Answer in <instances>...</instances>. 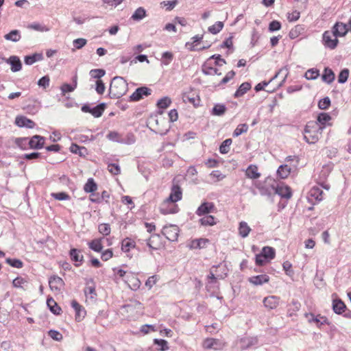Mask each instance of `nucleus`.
<instances>
[{"mask_svg": "<svg viewBox=\"0 0 351 351\" xmlns=\"http://www.w3.org/2000/svg\"><path fill=\"white\" fill-rule=\"evenodd\" d=\"M128 91L126 80L120 76L112 78L109 88L108 95L112 99H118L124 95Z\"/></svg>", "mask_w": 351, "mask_h": 351, "instance_id": "obj_1", "label": "nucleus"}, {"mask_svg": "<svg viewBox=\"0 0 351 351\" xmlns=\"http://www.w3.org/2000/svg\"><path fill=\"white\" fill-rule=\"evenodd\" d=\"M324 127L315 121H309L304 130V139L309 144L316 143L319 140V135L323 132Z\"/></svg>", "mask_w": 351, "mask_h": 351, "instance_id": "obj_2", "label": "nucleus"}, {"mask_svg": "<svg viewBox=\"0 0 351 351\" xmlns=\"http://www.w3.org/2000/svg\"><path fill=\"white\" fill-rule=\"evenodd\" d=\"M275 256L276 251L274 247L265 246L259 254H256L255 263L257 266H263L274 259Z\"/></svg>", "mask_w": 351, "mask_h": 351, "instance_id": "obj_3", "label": "nucleus"}, {"mask_svg": "<svg viewBox=\"0 0 351 351\" xmlns=\"http://www.w3.org/2000/svg\"><path fill=\"white\" fill-rule=\"evenodd\" d=\"M161 233L169 241H176L178 240L179 235V228L176 225L165 226Z\"/></svg>", "mask_w": 351, "mask_h": 351, "instance_id": "obj_4", "label": "nucleus"}, {"mask_svg": "<svg viewBox=\"0 0 351 351\" xmlns=\"http://www.w3.org/2000/svg\"><path fill=\"white\" fill-rule=\"evenodd\" d=\"M333 36L332 32L329 31H326L324 32L322 35V43L323 45L326 47L330 49H334L337 47L339 40L337 38L335 37L332 38Z\"/></svg>", "mask_w": 351, "mask_h": 351, "instance_id": "obj_5", "label": "nucleus"}, {"mask_svg": "<svg viewBox=\"0 0 351 351\" xmlns=\"http://www.w3.org/2000/svg\"><path fill=\"white\" fill-rule=\"evenodd\" d=\"M152 94V89L146 86H141L135 90L130 95V101H138L142 99L144 96L147 97Z\"/></svg>", "mask_w": 351, "mask_h": 351, "instance_id": "obj_6", "label": "nucleus"}, {"mask_svg": "<svg viewBox=\"0 0 351 351\" xmlns=\"http://www.w3.org/2000/svg\"><path fill=\"white\" fill-rule=\"evenodd\" d=\"M254 186L258 189L260 194L263 196L271 197V196L274 195V184L267 186L265 184L258 181L254 182Z\"/></svg>", "mask_w": 351, "mask_h": 351, "instance_id": "obj_7", "label": "nucleus"}, {"mask_svg": "<svg viewBox=\"0 0 351 351\" xmlns=\"http://www.w3.org/2000/svg\"><path fill=\"white\" fill-rule=\"evenodd\" d=\"M215 210V206L213 202H204L197 208L195 213L198 216L207 215L209 213H213Z\"/></svg>", "mask_w": 351, "mask_h": 351, "instance_id": "obj_8", "label": "nucleus"}, {"mask_svg": "<svg viewBox=\"0 0 351 351\" xmlns=\"http://www.w3.org/2000/svg\"><path fill=\"white\" fill-rule=\"evenodd\" d=\"M182 197V191L178 184H173L169 197L166 199L167 203H176Z\"/></svg>", "mask_w": 351, "mask_h": 351, "instance_id": "obj_9", "label": "nucleus"}, {"mask_svg": "<svg viewBox=\"0 0 351 351\" xmlns=\"http://www.w3.org/2000/svg\"><path fill=\"white\" fill-rule=\"evenodd\" d=\"M333 36L338 38L342 37L347 34L348 32V25L342 22H336L332 27Z\"/></svg>", "mask_w": 351, "mask_h": 351, "instance_id": "obj_10", "label": "nucleus"}, {"mask_svg": "<svg viewBox=\"0 0 351 351\" xmlns=\"http://www.w3.org/2000/svg\"><path fill=\"white\" fill-rule=\"evenodd\" d=\"M81 250L77 248H71L69 250V254L70 258L75 263L74 265L75 267H80L84 261V256L81 254Z\"/></svg>", "mask_w": 351, "mask_h": 351, "instance_id": "obj_11", "label": "nucleus"}, {"mask_svg": "<svg viewBox=\"0 0 351 351\" xmlns=\"http://www.w3.org/2000/svg\"><path fill=\"white\" fill-rule=\"evenodd\" d=\"M71 306L75 312V319L77 322H81L86 316V311L82 305H80L75 300L71 301Z\"/></svg>", "mask_w": 351, "mask_h": 351, "instance_id": "obj_12", "label": "nucleus"}, {"mask_svg": "<svg viewBox=\"0 0 351 351\" xmlns=\"http://www.w3.org/2000/svg\"><path fill=\"white\" fill-rule=\"evenodd\" d=\"M45 138L40 135H34L29 139L28 145L31 149H40L44 147Z\"/></svg>", "mask_w": 351, "mask_h": 351, "instance_id": "obj_13", "label": "nucleus"}, {"mask_svg": "<svg viewBox=\"0 0 351 351\" xmlns=\"http://www.w3.org/2000/svg\"><path fill=\"white\" fill-rule=\"evenodd\" d=\"M160 211L163 215L175 214L179 211V208L175 203H167L165 200L160 207Z\"/></svg>", "mask_w": 351, "mask_h": 351, "instance_id": "obj_14", "label": "nucleus"}, {"mask_svg": "<svg viewBox=\"0 0 351 351\" xmlns=\"http://www.w3.org/2000/svg\"><path fill=\"white\" fill-rule=\"evenodd\" d=\"M14 123L20 128H34L36 123L32 120L23 115H19L15 118Z\"/></svg>", "mask_w": 351, "mask_h": 351, "instance_id": "obj_15", "label": "nucleus"}, {"mask_svg": "<svg viewBox=\"0 0 351 351\" xmlns=\"http://www.w3.org/2000/svg\"><path fill=\"white\" fill-rule=\"evenodd\" d=\"M49 285L52 291H60L64 282L60 277L53 275L49 278Z\"/></svg>", "mask_w": 351, "mask_h": 351, "instance_id": "obj_16", "label": "nucleus"}, {"mask_svg": "<svg viewBox=\"0 0 351 351\" xmlns=\"http://www.w3.org/2000/svg\"><path fill=\"white\" fill-rule=\"evenodd\" d=\"M275 194H278L281 197L287 199H289L292 195L290 187L287 186H283L279 185L274 186V195Z\"/></svg>", "mask_w": 351, "mask_h": 351, "instance_id": "obj_17", "label": "nucleus"}, {"mask_svg": "<svg viewBox=\"0 0 351 351\" xmlns=\"http://www.w3.org/2000/svg\"><path fill=\"white\" fill-rule=\"evenodd\" d=\"M8 64L10 65V69L14 73L18 72L22 69L21 61L16 56H11L8 58Z\"/></svg>", "mask_w": 351, "mask_h": 351, "instance_id": "obj_18", "label": "nucleus"}, {"mask_svg": "<svg viewBox=\"0 0 351 351\" xmlns=\"http://www.w3.org/2000/svg\"><path fill=\"white\" fill-rule=\"evenodd\" d=\"M280 302V298L275 295H269L265 297L263 300L264 306L268 309H274L276 308Z\"/></svg>", "mask_w": 351, "mask_h": 351, "instance_id": "obj_19", "label": "nucleus"}, {"mask_svg": "<svg viewBox=\"0 0 351 351\" xmlns=\"http://www.w3.org/2000/svg\"><path fill=\"white\" fill-rule=\"evenodd\" d=\"M248 281L255 286L263 285L269 281V276L267 274L254 276L249 278Z\"/></svg>", "mask_w": 351, "mask_h": 351, "instance_id": "obj_20", "label": "nucleus"}, {"mask_svg": "<svg viewBox=\"0 0 351 351\" xmlns=\"http://www.w3.org/2000/svg\"><path fill=\"white\" fill-rule=\"evenodd\" d=\"M77 85V73H75L74 75V76L72 77V84H71L64 83L61 86L60 89L62 90V95H64L65 93H71V92L73 91L76 88Z\"/></svg>", "mask_w": 351, "mask_h": 351, "instance_id": "obj_21", "label": "nucleus"}, {"mask_svg": "<svg viewBox=\"0 0 351 351\" xmlns=\"http://www.w3.org/2000/svg\"><path fill=\"white\" fill-rule=\"evenodd\" d=\"M346 308L345 303L341 299L336 298L332 300V310L336 314L343 315Z\"/></svg>", "mask_w": 351, "mask_h": 351, "instance_id": "obj_22", "label": "nucleus"}, {"mask_svg": "<svg viewBox=\"0 0 351 351\" xmlns=\"http://www.w3.org/2000/svg\"><path fill=\"white\" fill-rule=\"evenodd\" d=\"M258 340L256 338L245 337L240 339L239 345L242 350H247L257 343Z\"/></svg>", "mask_w": 351, "mask_h": 351, "instance_id": "obj_23", "label": "nucleus"}, {"mask_svg": "<svg viewBox=\"0 0 351 351\" xmlns=\"http://www.w3.org/2000/svg\"><path fill=\"white\" fill-rule=\"evenodd\" d=\"M47 305L50 311L56 315H59L62 313V309L58 303L52 297L47 298Z\"/></svg>", "mask_w": 351, "mask_h": 351, "instance_id": "obj_24", "label": "nucleus"}, {"mask_svg": "<svg viewBox=\"0 0 351 351\" xmlns=\"http://www.w3.org/2000/svg\"><path fill=\"white\" fill-rule=\"evenodd\" d=\"M69 149L73 154H77L81 157H86L88 154V149L85 147H80L76 143H72Z\"/></svg>", "mask_w": 351, "mask_h": 351, "instance_id": "obj_25", "label": "nucleus"}, {"mask_svg": "<svg viewBox=\"0 0 351 351\" xmlns=\"http://www.w3.org/2000/svg\"><path fill=\"white\" fill-rule=\"evenodd\" d=\"M43 60V55L41 53H35L32 55L25 56L24 58L25 64L32 65L36 62Z\"/></svg>", "mask_w": 351, "mask_h": 351, "instance_id": "obj_26", "label": "nucleus"}, {"mask_svg": "<svg viewBox=\"0 0 351 351\" xmlns=\"http://www.w3.org/2000/svg\"><path fill=\"white\" fill-rule=\"evenodd\" d=\"M335 78V75L333 71L329 67H326L322 75V80L327 84H331Z\"/></svg>", "mask_w": 351, "mask_h": 351, "instance_id": "obj_27", "label": "nucleus"}, {"mask_svg": "<svg viewBox=\"0 0 351 351\" xmlns=\"http://www.w3.org/2000/svg\"><path fill=\"white\" fill-rule=\"evenodd\" d=\"M136 142V136L132 132L121 134L119 143L125 145H132Z\"/></svg>", "mask_w": 351, "mask_h": 351, "instance_id": "obj_28", "label": "nucleus"}, {"mask_svg": "<svg viewBox=\"0 0 351 351\" xmlns=\"http://www.w3.org/2000/svg\"><path fill=\"white\" fill-rule=\"evenodd\" d=\"M208 62L209 61L207 60L202 65V73L206 75H221V73H219V70L217 69L210 66Z\"/></svg>", "mask_w": 351, "mask_h": 351, "instance_id": "obj_29", "label": "nucleus"}, {"mask_svg": "<svg viewBox=\"0 0 351 351\" xmlns=\"http://www.w3.org/2000/svg\"><path fill=\"white\" fill-rule=\"evenodd\" d=\"M252 86L250 82H245L242 83L236 92L234 94V98H239L244 95L249 90H250Z\"/></svg>", "mask_w": 351, "mask_h": 351, "instance_id": "obj_30", "label": "nucleus"}, {"mask_svg": "<svg viewBox=\"0 0 351 351\" xmlns=\"http://www.w3.org/2000/svg\"><path fill=\"white\" fill-rule=\"evenodd\" d=\"M246 176L251 179H257L261 176V173L258 172L256 165H250L245 171Z\"/></svg>", "mask_w": 351, "mask_h": 351, "instance_id": "obj_31", "label": "nucleus"}, {"mask_svg": "<svg viewBox=\"0 0 351 351\" xmlns=\"http://www.w3.org/2000/svg\"><path fill=\"white\" fill-rule=\"evenodd\" d=\"M330 120L331 117L329 114L326 112H321L317 115V121L315 122L317 123L318 125H321L322 127H324V129L327 123Z\"/></svg>", "mask_w": 351, "mask_h": 351, "instance_id": "obj_32", "label": "nucleus"}, {"mask_svg": "<svg viewBox=\"0 0 351 351\" xmlns=\"http://www.w3.org/2000/svg\"><path fill=\"white\" fill-rule=\"evenodd\" d=\"M28 281L26 278L21 276H17L12 280V286L14 288H20L26 290L25 287L27 285Z\"/></svg>", "mask_w": 351, "mask_h": 351, "instance_id": "obj_33", "label": "nucleus"}, {"mask_svg": "<svg viewBox=\"0 0 351 351\" xmlns=\"http://www.w3.org/2000/svg\"><path fill=\"white\" fill-rule=\"evenodd\" d=\"M102 239H103V238L95 239H93L91 241L88 242V245L89 248L96 252H101V250L103 249V245L101 243Z\"/></svg>", "mask_w": 351, "mask_h": 351, "instance_id": "obj_34", "label": "nucleus"}, {"mask_svg": "<svg viewBox=\"0 0 351 351\" xmlns=\"http://www.w3.org/2000/svg\"><path fill=\"white\" fill-rule=\"evenodd\" d=\"M97 189V184L94 179L88 178L86 183L84 186V190L86 193H93Z\"/></svg>", "mask_w": 351, "mask_h": 351, "instance_id": "obj_35", "label": "nucleus"}, {"mask_svg": "<svg viewBox=\"0 0 351 351\" xmlns=\"http://www.w3.org/2000/svg\"><path fill=\"white\" fill-rule=\"evenodd\" d=\"M227 108L224 104H216L211 110V114L214 116H222L226 112Z\"/></svg>", "mask_w": 351, "mask_h": 351, "instance_id": "obj_36", "label": "nucleus"}, {"mask_svg": "<svg viewBox=\"0 0 351 351\" xmlns=\"http://www.w3.org/2000/svg\"><path fill=\"white\" fill-rule=\"evenodd\" d=\"M106 108L105 103H100L96 106L92 108L90 114L96 118L101 117Z\"/></svg>", "mask_w": 351, "mask_h": 351, "instance_id": "obj_37", "label": "nucleus"}, {"mask_svg": "<svg viewBox=\"0 0 351 351\" xmlns=\"http://www.w3.org/2000/svg\"><path fill=\"white\" fill-rule=\"evenodd\" d=\"M182 100L184 103L189 102L193 105L194 107L199 106L200 99L197 96V98L191 96L189 93H184L182 95Z\"/></svg>", "mask_w": 351, "mask_h": 351, "instance_id": "obj_38", "label": "nucleus"}, {"mask_svg": "<svg viewBox=\"0 0 351 351\" xmlns=\"http://www.w3.org/2000/svg\"><path fill=\"white\" fill-rule=\"evenodd\" d=\"M21 37L20 31L18 29L12 30L8 34L4 35L5 40L12 42H18L21 39Z\"/></svg>", "mask_w": 351, "mask_h": 351, "instance_id": "obj_39", "label": "nucleus"}, {"mask_svg": "<svg viewBox=\"0 0 351 351\" xmlns=\"http://www.w3.org/2000/svg\"><path fill=\"white\" fill-rule=\"evenodd\" d=\"M204 37V35H195L193 37L191 38V40H193L192 43L187 42L185 45L186 47H187L191 51H197V49L195 48L194 44L199 43L202 40Z\"/></svg>", "mask_w": 351, "mask_h": 351, "instance_id": "obj_40", "label": "nucleus"}, {"mask_svg": "<svg viewBox=\"0 0 351 351\" xmlns=\"http://www.w3.org/2000/svg\"><path fill=\"white\" fill-rule=\"evenodd\" d=\"M291 173V168L287 165H280L278 170L277 173L280 178H287Z\"/></svg>", "mask_w": 351, "mask_h": 351, "instance_id": "obj_41", "label": "nucleus"}, {"mask_svg": "<svg viewBox=\"0 0 351 351\" xmlns=\"http://www.w3.org/2000/svg\"><path fill=\"white\" fill-rule=\"evenodd\" d=\"M135 247V242L130 238L124 239L121 242V250L124 252H128L130 248Z\"/></svg>", "mask_w": 351, "mask_h": 351, "instance_id": "obj_42", "label": "nucleus"}, {"mask_svg": "<svg viewBox=\"0 0 351 351\" xmlns=\"http://www.w3.org/2000/svg\"><path fill=\"white\" fill-rule=\"evenodd\" d=\"M251 228L245 221H241L239 223V231L241 237L245 238L248 236Z\"/></svg>", "mask_w": 351, "mask_h": 351, "instance_id": "obj_43", "label": "nucleus"}, {"mask_svg": "<svg viewBox=\"0 0 351 351\" xmlns=\"http://www.w3.org/2000/svg\"><path fill=\"white\" fill-rule=\"evenodd\" d=\"M146 16V10L143 7L137 8L131 16L134 21H139Z\"/></svg>", "mask_w": 351, "mask_h": 351, "instance_id": "obj_44", "label": "nucleus"}, {"mask_svg": "<svg viewBox=\"0 0 351 351\" xmlns=\"http://www.w3.org/2000/svg\"><path fill=\"white\" fill-rule=\"evenodd\" d=\"M199 223L202 226H213L216 224V221L215 217L213 215H207L199 219Z\"/></svg>", "mask_w": 351, "mask_h": 351, "instance_id": "obj_45", "label": "nucleus"}, {"mask_svg": "<svg viewBox=\"0 0 351 351\" xmlns=\"http://www.w3.org/2000/svg\"><path fill=\"white\" fill-rule=\"evenodd\" d=\"M91 282L93 284L92 286L86 287L84 289V293L87 296L90 295V298H93L95 296H97L95 282L93 278H90L86 284Z\"/></svg>", "mask_w": 351, "mask_h": 351, "instance_id": "obj_46", "label": "nucleus"}, {"mask_svg": "<svg viewBox=\"0 0 351 351\" xmlns=\"http://www.w3.org/2000/svg\"><path fill=\"white\" fill-rule=\"evenodd\" d=\"M319 316L320 315H315L311 313L305 314V317L307 318L309 322L315 323L317 326L320 328L322 325Z\"/></svg>", "mask_w": 351, "mask_h": 351, "instance_id": "obj_47", "label": "nucleus"}, {"mask_svg": "<svg viewBox=\"0 0 351 351\" xmlns=\"http://www.w3.org/2000/svg\"><path fill=\"white\" fill-rule=\"evenodd\" d=\"M223 23L221 21H217L214 25L210 26L208 28V31L212 34H217L221 32L223 27Z\"/></svg>", "mask_w": 351, "mask_h": 351, "instance_id": "obj_48", "label": "nucleus"}, {"mask_svg": "<svg viewBox=\"0 0 351 351\" xmlns=\"http://www.w3.org/2000/svg\"><path fill=\"white\" fill-rule=\"evenodd\" d=\"M232 143L231 138H227L222 142L219 146V152L221 154H228L230 151V147Z\"/></svg>", "mask_w": 351, "mask_h": 351, "instance_id": "obj_49", "label": "nucleus"}, {"mask_svg": "<svg viewBox=\"0 0 351 351\" xmlns=\"http://www.w3.org/2000/svg\"><path fill=\"white\" fill-rule=\"evenodd\" d=\"M5 263L12 267L20 269L23 267V263L18 258H7Z\"/></svg>", "mask_w": 351, "mask_h": 351, "instance_id": "obj_50", "label": "nucleus"}, {"mask_svg": "<svg viewBox=\"0 0 351 351\" xmlns=\"http://www.w3.org/2000/svg\"><path fill=\"white\" fill-rule=\"evenodd\" d=\"M91 77L97 79V80H101V78L105 75L106 71L102 69H95L90 71L89 73Z\"/></svg>", "mask_w": 351, "mask_h": 351, "instance_id": "obj_51", "label": "nucleus"}, {"mask_svg": "<svg viewBox=\"0 0 351 351\" xmlns=\"http://www.w3.org/2000/svg\"><path fill=\"white\" fill-rule=\"evenodd\" d=\"M174 58L173 54L170 51H165L162 54L161 63L165 66L169 65Z\"/></svg>", "mask_w": 351, "mask_h": 351, "instance_id": "obj_52", "label": "nucleus"}, {"mask_svg": "<svg viewBox=\"0 0 351 351\" xmlns=\"http://www.w3.org/2000/svg\"><path fill=\"white\" fill-rule=\"evenodd\" d=\"M319 75V71L317 69H310L305 73V77L306 80H315Z\"/></svg>", "mask_w": 351, "mask_h": 351, "instance_id": "obj_53", "label": "nucleus"}, {"mask_svg": "<svg viewBox=\"0 0 351 351\" xmlns=\"http://www.w3.org/2000/svg\"><path fill=\"white\" fill-rule=\"evenodd\" d=\"M248 130V125L246 123L239 124L233 132V136L237 137L243 133L247 132Z\"/></svg>", "mask_w": 351, "mask_h": 351, "instance_id": "obj_54", "label": "nucleus"}, {"mask_svg": "<svg viewBox=\"0 0 351 351\" xmlns=\"http://www.w3.org/2000/svg\"><path fill=\"white\" fill-rule=\"evenodd\" d=\"M171 100L169 97H164L160 99L157 102V106L159 109H165L171 104Z\"/></svg>", "mask_w": 351, "mask_h": 351, "instance_id": "obj_55", "label": "nucleus"}, {"mask_svg": "<svg viewBox=\"0 0 351 351\" xmlns=\"http://www.w3.org/2000/svg\"><path fill=\"white\" fill-rule=\"evenodd\" d=\"M29 139V138L28 137L16 138L14 143L19 147L21 148L22 149H26Z\"/></svg>", "mask_w": 351, "mask_h": 351, "instance_id": "obj_56", "label": "nucleus"}, {"mask_svg": "<svg viewBox=\"0 0 351 351\" xmlns=\"http://www.w3.org/2000/svg\"><path fill=\"white\" fill-rule=\"evenodd\" d=\"M127 281L132 282V287H133L132 289L134 290L138 289L141 285L140 280L138 278L134 277L132 274L130 275H128L126 276L125 282H127Z\"/></svg>", "mask_w": 351, "mask_h": 351, "instance_id": "obj_57", "label": "nucleus"}, {"mask_svg": "<svg viewBox=\"0 0 351 351\" xmlns=\"http://www.w3.org/2000/svg\"><path fill=\"white\" fill-rule=\"evenodd\" d=\"M209 242L208 239H195L192 241L193 247L195 248H204L206 247V244Z\"/></svg>", "mask_w": 351, "mask_h": 351, "instance_id": "obj_58", "label": "nucleus"}, {"mask_svg": "<svg viewBox=\"0 0 351 351\" xmlns=\"http://www.w3.org/2000/svg\"><path fill=\"white\" fill-rule=\"evenodd\" d=\"M349 77L348 69H343L341 70L338 75V82L340 84H344L347 82Z\"/></svg>", "mask_w": 351, "mask_h": 351, "instance_id": "obj_59", "label": "nucleus"}, {"mask_svg": "<svg viewBox=\"0 0 351 351\" xmlns=\"http://www.w3.org/2000/svg\"><path fill=\"white\" fill-rule=\"evenodd\" d=\"M51 196L56 200H69L71 199L70 195L65 192H58L51 193Z\"/></svg>", "mask_w": 351, "mask_h": 351, "instance_id": "obj_60", "label": "nucleus"}, {"mask_svg": "<svg viewBox=\"0 0 351 351\" xmlns=\"http://www.w3.org/2000/svg\"><path fill=\"white\" fill-rule=\"evenodd\" d=\"M154 343L155 345H157L160 347V350L165 351L169 349L168 343L166 340L162 339H154Z\"/></svg>", "mask_w": 351, "mask_h": 351, "instance_id": "obj_61", "label": "nucleus"}, {"mask_svg": "<svg viewBox=\"0 0 351 351\" xmlns=\"http://www.w3.org/2000/svg\"><path fill=\"white\" fill-rule=\"evenodd\" d=\"M331 101L328 97H326L320 99L318 102V107L322 110H326L330 106Z\"/></svg>", "mask_w": 351, "mask_h": 351, "instance_id": "obj_62", "label": "nucleus"}, {"mask_svg": "<svg viewBox=\"0 0 351 351\" xmlns=\"http://www.w3.org/2000/svg\"><path fill=\"white\" fill-rule=\"evenodd\" d=\"M99 233L104 236H108L110 234V226L108 223H101L98 226Z\"/></svg>", "mask_w": 351, "mask_h": 351, "instance_id": "obj_63", "label": "nucleus"}, {"mask_svg": "<svg viewBox=\"0 0 351 351\" xmlns=\"http://www.w3.org/2000/svg\"><path fill=\"white\" fill-rule=\"evenodd\" d=\"M282 27L281 23L278 21L274 20L271 21L269 24L268 30L270 32H274L278 30H280Z\"/></svg>", "mask_w": 351, "mask_h": 351, "instance_id": "obj_64", "label": "nucleus"}]
</instances>
